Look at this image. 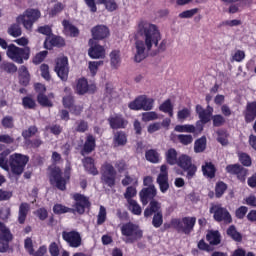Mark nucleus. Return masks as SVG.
<instances>
[{"instance_id":"f257e3e1","label":"nucleus","mask_w":256,"mask_h":256,"mask_svg":"<svg viewBox=\"0 0 256 256\" xmlns=\"http://www.w3.org/2000/svg\"><path fill=\"white\" fill-rule=\"evenodd\" d=\"M138 33L140 37L145 40L147 51H151L154 45L155 47H158L152 52L153 57L159 55V53H164V51L167 50V40H162L159 44V41L161 40V32L157 25L149 23L146 20H141L138 23Z\"/></svg>"},{"instance_id":"f03ea898","label":"nucleus","mask_w":256,"mask_h":256,"mask_svg":"<svg viewBox=\"0 0 256 256\" xmlns=\"http://www.w3.org/2000/svg\"><path fill=\"white\" fill-rule=\"evenodd\" d=\"M238 160L241 164H229L226 166L225 171L228 175L236 177L240 183H245V181H247V175H249V169L245 167H251L253 160L251 156L245 152L238 153Z\"/></svg>"},{"instance_id":"7ed1b4c3","label":"nucleus","mask_w":256,"mask_h":256,"mask_svg":"<svg viewBox=\"0 0 256 256\" xmlns=\"http://www.w3.org/2000/svg\"><path fill=\"white\" fill-rule=\"evenodd\" d=\"M49 181L52 187H56L59 191H67V183L71 179V172L65 170L64 175L61 168L54 166L49 168Z\"/></svg>"},{"instance_id":"20e7f679","label":"nucleus","mask_w":256,"mask_h":256,"mask_svg":"<svg viewBox=\"0 0 256 256\" xmlns=\"http://www.w3.org/2000/svg\"><path fill=\"white\" fill-rule=\"evenodd\" d=\"M6 55L14 63L23 65V63H25V61H29L31 57V47H18L15 44H9Z\"/></svg>"},{"instance_id":"39448f33","label":"nucleus","mask_w":256,"mask_h":256,"mask_svg":"<svg viewBox=\"0 0 256 256\" xmlns=\"http://www.w3.org/2000/svg\"><path fill=\"white\" fill-rule=\"evenodd\" d=\"M145 219L152 218V225L155 229H159L163 225V209L159 201L152 200L144 210Z\"/></svg>"},{"instance_id":"423d86ee","label":"nucleus","mask_w":256,"mask_h":256,"mask_svg":"<svg viewBox=\"0 0 256 256\" xmlns=\"http://www.w3.org/2000/svg\"><path fill=\"white\" fill-rule=\"evenodd\" d=\"M121 235L123 237H126L125 243H136V241H140V239H143V230L139 225L133 223V222H127L124 223L121 228Z\"/></svg>"},{"instance_id":"0eeeda50","label":"nucleus","mask_w":256,"mask_h":256,"mask_svg":"<svg viewBox=\"0 0 256 256\" xmlns=\"http://www.w3.org/2000/svg\"><path fill=\"white\" fill-rule=\"evenodd\" d=\"M41 19V11L28 8L23 14L16 18V22L21 23L26 31H33V25Z\"/></svg>"},{"instance_id":"6e6552de","label":"nucleus","mask_w":256,"mask_h":256,"mask_svg":"<svg viewBox=\"0 0 256 256\" xmlns=\"http://www.w3.org/2000/svg\"><path fill=\"white\" fill-rule=\"evenodd\" d=\"M8 163L13 175H23V171H25V167L29 163V156L14 153L9 156Z\"/></svg>"},{"instance_id":"1a4fd4ad","label":"nucleus","mask_w":256,"mask_h":256,"mask_svg":"<svg viewBox=\"0 0 256 256\" xmlns=\"http://www.w3.org/2000/svg\"><path fill=\"white\" fill-rule=\"evenodd\" d=\"M172 223L174 227L177 228V233L191 235V233H193V230L195 229L197 218L194 216H185L183 218H177V220H174Z\"/></svg>"},{"instance_id":"9d476101","label":"nucleus","mask_w":256,"mask_h":256,"mask_svg":"<svg viewBox=\"0 0 256 256\" xmlns=\"http://www.w3.org/2000/svg\"><path fill=\"white\" fill-rule=\"evenodd\" d=\"M209 213L213 215V219L217 223H224V225H231V223H233L231 213L227 208L221 206V204L212 205Z\"/></svg>"},{"instance_id":"9b49d317","label":"nucleus","mask_w":256,"mask_h":256,"mask_svg":"<svg viewBox=\"0 0 256 256\" xmlns=\"http://www.w3.org/2000/svg\"><path fill=\"white\" fill-rule=\"evenodd\" d=\"M176 165L186 173V179H188V181H191V179L197 175V165L193 164V159L189 155H180Z\"/></svg>"},{"instance_id":"f8f14e48","label":"nucleus","mask_w":256,"mask_h":256,"mask_svg":"<svg viewBox=\"0 0 256 256\" xmlns=\"http://www.w3.org/2000/svg\"><path fill=\"white\" fill-rule=\"evenodd\" d=\"M117 179V170L113 164L105 162L101 167V181L107 187H115V181Z\"/></svg>"},{"instance_id":"ddd939ff","label":"nucleus","mask_w":256,"mask_h":256,"mask_svg":"<svg viewBox=\"0 0 256 256\" xmlns=\"http://www.w3.org/2000/svg\"><path fill=\"white\" fill-rule=\"evenodd\" d=\"M54 71L57 77L64 83L69 80V58L67 56H60L54 61Z\"/></svg>"},{"instance_id":"4468645a","label":"nucleus","mask_w":256,"mask_h":256,"mask_svg":"<svg viewBox=\"0 0 256 256\" xmlns=\"http://www.w3.org/2000/svg\"><path fill=\"white\" fill-rule=\"evenodd\" d=\"M153 98H148L146 95H140L128 104L131 111H151L153 109Z\"/></svg>"},{"instance_id":"2eb2a0df","label":"nucleus","mask_w":256,"mask_h":256,"mask_svg":"<svg viewBox=\"0 0 256 256\" xmlns=\"http://www.w3.org/2000/svg\"><path fill=\"white\" fill-rule=\"evenodd\" d=\"M72 199L75 200L73 207L78 215H85V209H91V201H89V197L81 193H75L73 194Z\"/></svg>"},{"instance_id":"dca6fc26","label":"nucleus","mask_w":256,"mask_h":256,"mask_svg":"<svg viewBox=\"0 0 256 256\" xmlns=\"http://www.w3.org/2000/svg\"><path fill=\"white\" fill-rule=\"evenodd\" d=\"M62 239L73 249H77L83 244V238H81V234L76 230L63 231Z\"/></svg>"},{"instance_id":"f3484780","label":"nucleus","mask_w":256,"mask_h":256,"mask_svg":"<svg viewBox=\"0 0 256 256\" xmlns=\"http://www.w3.org/2000/svg\"><path fill=\"white\" fill-rule=\"evenodd\" d=\"M156 183L159 185L161 193L169 191V167L167 164H163L160 167V173L158 174Z\"/></svg>"},{"instance_id":"a211bd4d","label":"nucleus","mask_w":256,"mask_h":256,"mask_svg":"<svg viewBox=\"0 0 256 256\" xmlns=\"http://www.w3.org/2000/svg\"><path fill=\"white\" fill-rule=\"evenodd\" d=\"M107 121L110 129L116 131L118 129H127V125H129V121L125 118V116L119 113L109 116Z\"/></svg>"},{"instance_id":"6ab92c4d","label":"nucleus","mask_w":256,"mask_h":256,"mask_svg":"<svg viewBox=\"0 0 256 256\" xmlns=\"http://www.w3.org/2000/svg\"><path fill=\"white\" fill-rule=\"evenodd\" d=\"M139 197L142 205H149V201H157V188L155 186L142 188V191L139 192Z\"/></svg>"},{"instance_id":"aec40b11","label":"nucleus","mask_w":256,"mask_h":256,"mask_svg":"<svg viewBox=\"0 0 256 256\" xmlns=\"http://www.w3.org/2000/svg\"><path fill=\"white\" fill-rule=\"evenodd\" d=\"M89 50L88 55L91 59H103L105 57V48L95 42V40L90 39L88 42Z\"/></svg>"},{"instance_id":"412c9836","label":"nucleus","mask_w":256,"mask_h":256,"mask_svg":"<svg viewBox=\"0 0 256 256\" xmlns=\"http://www.w3.org/2000/svg\"><path fill=\"white\" fill-rule=\"evenodd\" d=\"M96 147L97 139L95 138V136H93V134H88L86 136V140L83 144V147L80 150V155L82 157H86V155H91V153L95 151Z\"/></svg>"},{"instance_id":"4be33fe9","label":"nucleus","mask_w":256,"mask_h":256,"mask_svg":"<svg viewBox=\"0 0 256 256\" xmlns=\"http://www.w3.org/2000/svg\"><path fill=\"white\" fill-rule=\"evenodd\" d=\"M97 86L90 84L86 78H79L76 83V92L78 95H85V93H95Z\"/></svg>"},{"instance_id":"5701e85b","label":"nucleus","mask_w":256,"mask_h":256,"mask_svg":"<svg viewBox=\"0 0 256 256\" xmlns=\"http://www.w3.org/2000/svg\"><path fill=\"white\" fill-rule=\"evenodd\" d=\"M93 41H103L111 35L109 27L105 25H97L91 29Z\"/></svg>"},{"instance_id":"b1692460","label":"nucleus","mask_w":256,"mask_h":256,"mask_svg":"<svg viewBox=\"0 0 256 256\" xmlns=\"http://www.w3.org/2000/svg\"><path fill=\"white\" fill-rule=\"evenodd\" d=\"M24 249H26L27 253L31 256H45L47 254V246L42 245L35 252V248H33V239L31 237H27L24 240Z\"/></svg>"},{"instance_id":"393cba45","label":"nucleus","mask_w":256,"mask_h":256,"mask_svg":"<svg viewBox=\"0 0 256 256\" xmlns=\"http://www.w3.org/2000/svg\"><path fill=\"white\" fill-rule=\"evenodd\" d=\"M53 47H58L59 49L65 47V39L61 36L47 37L44 41V49L51 51Z\"/></svg>"},{"instance_id":"a878e982","label":"nucleus","mask_w":256,"mask_h":256,"mask_svg":"<svg viewBox=\"0 0 256 256\" xmlns=\"http://www.w3.org/2000/svg\"><path fill=\"white\" fill-rule=\"evenodd\" d=\"M82 165L86 173L89 175H99V170H97V166H95V158L91 156H84L82 159Z\"/></svg>"},{"instance_id":"bb28decb","label":"nucleus","mask_w":256,"mask_h":256,"mask_svg":"<svg viewBox=\"0 0 256 256\" xmlns=\"http://www.w3.org/2000/svg\"><path fill=\"white\" fill-rule=\"evenodd\" d=\"M245 123H253L256 119V101L248 102L246 109L243 111Z\"/></svg>"},{"instance_id":"cd10ccee","label":"nucleus","mask_w":256,"mask_h":256,"mask_svg":"<svg viewBox=\"0 0 256 256\" xmlns=\"http://www.w3.org/2000/svg\"><path fill=\"white\" fill-rule=\"evenodd\" d=\"M63 33L66 37H79V28L73 25L69 20L62 21Z\"/></svg>"},{"instance_id":"c85d7f7f","label":"nucleus","mask_w":256,"mask_h":256,"mask_svg":"<svg viewBox=\"0 0 256 256\" xmlns=\"http://www.w3.org/2000/svg\"><path fill=\"white\" fill-rule=\"evenodd\" d=\"M127 132L123 130H117L113 133V146L125 147L127 145Z\"/></svg>"},{"instance_id":"c756f323","label":"nucleus","mask_w":256,"mask_h":256,"mask_svg":"<svg viewBox=\"0 0 256 256\" xmlns=\"http://www.w3.org/2000/svg\"><path fill=\"white\" fill-rule=\"evenodd\" d=\"M135 47H136V54L134 57V60L136 61V63H141V61H143V59H145V47H147V45H145V40L143 42V40H137L135 42Z\"/></svg>"},{"instance_id":"7c9ffc66","label":"nucleus","mask_w":256,"mask_h":256,"mask_svg":"<svg viewBox=\"0 0 256 256\" xmlns=\"http://www.w3.org/2000/svg\"><path fill=\"white\" fill-rule=\"evenodd\" d=\"M206 241L212 246L221 245V232L219 230H208Z\"/></svg>"},{"instance_id":"2f4dec72","label":"nucleus","mask_w":256,"mask_h":256,"mask_svg":"<svg viewBox=\"0 0 256 256\" xmlns=\"http://www.w3.org/2000/svg\"><path fill=\"white\" fill-rule=\"evenodd\" d=\"M196 113L203 125H207V123H209L213 117V115L209 114V112H207V110H205L200 104L196 105Z\"/></svg>"},{"instance_id":"473e14b6","label":"nucleus","mask_w":256,"mask_h":256,"mask_svg":"<svg viewBox=\"0 0 256 256\" xmlns=\"http://www.w3.org/2000/svg\"><path fill=\"white\" fill-rule=\"evenodd\" d=\"M226 235L230 237L232 241H236V243H241V241H243V235L237 231L235 225H230L227 228Z\"/></svg>"},{"instance_id":"72a5a7b5","label":"nucleus","mask_w":256,"mask_h":256,"mask_svg":"<svg viewBox=\"0 0 256 256\" xmlns=\"http://www.w3.org/2000/svg\"><path fill=\"white\" fill-rule=\"evenodd\" d=\"M202 172L205 177L209 179H215V173H217V168H215V164L212 162H206L204 166H202Z\"/></svg>"},{"instance_id":"f704fd0d","label":"nucleus","mask_w":256,"mask_h":256,"mask_svg":"<svg viewBox=\"0 0 256 256\" xmlns=\"http://www.w3.org/2000/svg\"><path fill=\"white\" fill-rule=\"evenodd\" d=\"M28 214H29V205L25 202L21 203L19 206V212H18V223H20V225L25 224Z\"/></svg>"},{"instance_id":"c9c22d12","label":"nucleus","mask_w":256,"mask_h":256,"mask_svg":"<svg viewBox=\"0 0 256 256\" xmlns=\"http://www.w3.org/2000/svg\"><path fill=\"white\" fill-rule=\"evenodd\" d=\"M97 5H104L106 11H109V13H113V11L119 9V5L115 0H97Z\"/></svg>"},{"instance_id":"e433bc0d","label":"nucleus","mask_w":256,"mask_h":256,"mask_svg":"<svg viewBox=\"0 0 256 256\" xmlns=\"http://www.w3.org/2000/svg\"><path fill=\"white\" fill-rule=\"evenodd\" d=\"M207 149V137L202 136L194 142V152L203 153Z\"/></svg>"},{"instance_id":"4c0bfd02","label":"nucleus","mask_w":256,"mask_h":256,"mask_svg":"<svg viewBox=\"0 0 256 256\" xmlns=\"http://www.w3.org/2000/svg\"><path fill=\"white\" fill-rule=\"evenodd\" d=\"M165 157L168 165H177L179 161V158H177V150H175V148L168 149Z\"/></svg>"},{"instance_id":"58836bf2","label":"nucleus","mask_w":256,"mask_h":256,"mask_svg":"<svg viewBox=\"0 0 256 256\" xmlns=\"http://www.w3.org/2000/svg\"><path fill=\"white\" fill-rule=\"evenodd\" d=\"M121 63V51L113 50L110 53V65L113 69H117Z\"/></svg>"},{"instance_id":"ea45409f","label":"nucleus","mask_w":256,"mask_h":256,"mask_svg":"<svg viewBox=\"0 0 256 256\" xmlns=\"http://www.w3.org/2000/svg\"><path fill=\"white\" fill-rule=\"evenodd\" d=\"M53 213L55 215H65V213H75V209L69 208L63 204H55L53 206Z\"/></svg>"},{"instance_id":"a19ab883","label":"nucleus","mask_w":256,"mask_h":256,"mask_svg":"<svg viewBox=\"0 0 256 256\" xmlns=\"http://www.w3.org/2000/svg\"><path fill=\"white\" fill-rule=\"evenodd\" d=\"M228 186L227 183L223 181H218L215 185V197L216 199H221L223 195H225V191H227Z\"/></svg>"},{"instance_id":"79ce46f5","label":"nucleus","mask_w":256,"mask_h":256,"mask_svg":"<svg viewBox=\"0 0 256 256\" xmlns=\"http://www.w3.org/2000/svg\"><path fill=\"white\" fill-rule=\"evenodd\" d=\"M39 133V128L37 126L33 125L30 126L28 129L22 131V137L25 140V143L27 141L31 140V137L37 135Z\"/></svg>"},{"instance_id":"37998d69","label":"nucleus","mask_w":256,"mask_h":256,"mask_svg":"<svg viewBox=\"0 0 256 256\" xmlns=\"http://www.w3.org/2000/svg\"><path fill=\"white\" fill-rule=\"evenodd\" d=\"M10 153L11 150L9 149H6L0 153V167L4 169V171H9V160H7V157Z\"/></svg>"},{"instance_id":"c03bdc74","label":"nucleus","mask_w":256,"mask_h":256,"mask_svg":"<svg viewBox=\"0 0 256 256\" xmlns=\"http://www.w3.org/2000/svg\"><path fill=\"white\" fill-rule=\"evenodd\" d=\"M159 111H162V113H168L169 117H173V104L171 103V99L165 100L159 106Z\"/></svg>"},{"instance_id":"a18cd8bd","label":"nucleus","mask_w":256,"mask_h":256,"mask_svg":"<svg viewBox=\"0 0 256 256\" xmlns=\"http://www.w3.org/2000/svg\"><path fill=\"white\" fill-rule=\"evenodd\" d=\"M128 203V210L131 211L133 215H141L143 213V209L141 208V205H139L136 200H130Z\"/></svg>"},{"instance_id":"49530a36","label":"nucleus","mask_w":256,"mask_h":256,"mask_svg":"<svg viewBox=\"0 0 256 256\" xmlns=\"http://www.w3.org/2000/svg\"><path fill=\"white\" fill-rule=\"evenodd\" d=\"M8 34L11 35V37H21L23 34V31L21 30V23H14L11 24V26L8 28Z\"/></svg>"},{"instance_id":"de8ad7c7","label":"nucleus","mask_w":256,"mask_h":256,"mask_svg":"<svg viewBox=\"0 0 256 256\" xmlns=\"http://www.w3.org/2000/svg\"><path fill=\"white\" fill-rule=\"evenodd\" d=\"M146 161L150 163H158L159 162V152L155 149H150L145 152Z\"/></svg>"},{"instance_id":"09e8293b","label":"nucleus","mask_w":256,"mask_h":256,"mask_svg":"<svg viewBox=\"0 0 256 256\" xmlns=\"http://www.w3.org/2000/svg\"><path fill=\"white\" fill-rule=\"evenodd\" d=\"M22 106L24 109H36L37 102L31 96H25L22 98Z\"/></svg>"},{"instance_id":"8fccbe9b","label":"nucleus","mask_w":256,"mask_h":256,"mask_svg":"<svg viewBox=\"0 0 256 256\" xmlns=\"http://www.w3.org/2000/svg\"><path fill=\"white\" fill-rule=\"evenodd\" d=\"M1 125L4 129H13L15 127V119L13 116L6 115L2 118Z\"/></svg>"},{"instance_id":"3c124183","label":"nucleus","mask_w":256,"mask_h":256,"mask_svg":"<svg viewBox=\"0 0 256 256\" xmlns=\"http://www.w3.org/2000/svg\"><path fill=\"white\" fill-rule=\"evenodd\" d=\"M105 221H107V208H105V206L101 205L99 208V212L97 215V225H103V223H105Z\"/></svg>"},{"instance_id":"603ef678","label":"nucleus","mask_w":256,"mask_h":256,"mask_svg":"<svg viewBox=\"0 0 256 256\" xmlns=\"http://www.w3.org/2000/svg\"><path fill=\"white\" fill-rule=\"evenodd\" d=\"M37 102L41 107H53V102L49 100V97L45 94H38Z\"/></svg>"},{"instance_id":"864d4df0","label":"nucleus","mask_w":256,"mask_h":256,"mask_svg":"<svg viewBox=\"0 0 256 256\" xmlns=\"http://www.w3.org/2000/svg\"><path fill=\"white\" fill-rule=\"evenodd\" d=\"M0 70L5 73H17V65L11 62H3L0 65Z\"/></svg>"},{"instance_id":"5fc2aeb1","label":"nucleus","mask_w":256,"mask_h":256,"mask_svg":"<svg viewBox=\"0 0 256 256\" xmlns=\"http://www.w3.org/2000/svg\"><path fill=\"white\" fill-rule=\"evenodd\" d=\"M175 131L177 133H195V126L191 124L176 125Z\"/></svg>"},{"instance_id":"6e6d98bb","label":"nucleus","mask_w":256,"mask_h":256,"mask_svg":"<svg viewBox=\"0 0 256 256\" xmlns=\"http://www.w3.org/2000/svg\"><path fill=\"white\" fill-rule=\"evenodd\" d=\"M133 197H137V188L133 186H128L124 193V198L127 200V203L134 201Z\"/></svg>"},{"instance_id":"4d7b16f0","label":"nucleus","mask_w":256,"mask_h":256,"mask_svg":"<svg viewBox=\"0 0 256 256\" xmlns=\"http://www.w3.org/2000/svg\"><path fill=\"white\" fill-rule=\"evenodd\" d=\"M75 131L76 133H87L89 131V122L85 120L77 121Z\"/></svg>"},{"instance_id":"13d9d810","label":"nucleus","mask_w":256,"mask_h":256,"mask_svg":"<svg viewBox=\"0 0 256 256\" xmlns=\"http://www.w3.org/2000/svg\"><path fill=\"white\" fill-rule=\"evenodd\" d=\"M198 13H199V8H193V9L181 12L178 15V17L179 19H191L195 17V15H197Z\"/></svg>"},{"instance_id":"bf43d9fd","label":"nucleus","mask_w":256,"mask_h":256,"mask_svg":"<svg viewBox=\"0 0 256 256\" xmlns=\"http://www.w3.org/2000/svg\"><path fill=\"white\" fill-rule=\"evenodd\" d=\"M217 141L223 147L229 145V140L227 139V131L225 130H218L217 132Z\"/></svg>"},{"instance_id":"052dcab7","label":"nucleus","mask_w":256,"mask_h":256,"mask_svg":"<svg viewBox=\"0 0 256 256\" xmlns=\"http://www.w3.org/2000/svg\"><path fill=\"white\" fill-rule=\"evenodd\" d=\"M156 119H159V115L155 111L142 113V121L144 123H149V121H156Z\"/></svg>"},{"instance_id":"680f3d73","label":"nucleus","mask_w":256,"mask_h":256,"mask_svg":"<svg viewBox=\"0 0 256 256\" xmlns=\"http://www.w3.org/2000/svg\"><path fill=\"white\" fill-rule=\"evenodd\" d=\"M177 139L181 145H191L193 143V136L191 134H178Z\"/></svg>"},{"instance_id":"e2e57ef3","label":"nucleus","mask_w":256,"mask_h":256,"mask_svg":"<svg viewBox=\"0 0 256 256\" xmlns=\"http://www.w3.org/2000/svg\"><path fill=\"white\" fill-rule=\"evenodd\" d=\"M115 169H117L118 173H125L127 169H129V164L124 159L117 160L114 164Z\"/></svg>"},{"instance_id":"0e129e2a","label":"nucleus","mask_w":256,"mask_h":256,"mask_svg":"<svg viewBox=\"0 0 256 256\" xmlns=\"http://www.w3.org/2000/svg\"><path fill=\"white\" fill-rule=\"evenodd\" d=\"M47 55H49V52L47 50L37 53L33 58L34 65H40V63H43L47 58Z\"/></svg>"},{"instance_id":"69168bd1","label":"nucleus","mask_w":256,"mask_h":256,"mask_svg":"<svg viewBox=\"0 0 256 256\" xmlns=\"http://www.w3.org/2000/svg\"><path fill=\"white\" fill-rule=\"evenodd\" d=\"M0 241H7L8 243L13 241V234L9 228L6 227L0 232Z\"/></svg>"},{"instance_id":"338daca9","label":"nucleus","mask_w":256,"mask_h":256,"mask_svg":"<svg viewBox=\"0 0 256 256\" xmlns=\"http://www.w3.org/2000/svg\"><path fill=\"white\" fill-rule=\"evenodd\" d=\"M213 127H223L225 125V117L221 114H216L212 116Z\"/></svg>"},{"instance_id":"774afa93","label":"nucleus","mask_w":256,"mask_h":256,"mask_svg":"<svg viewBox=\"0 0 256 256\" xmlns=\"http://www.w3.org/2000/svg\"><path fill=\"white\" fill-rule=\"evenodd\" d=\"M40 73L45 81H51V73L49 72V66L47 64L44 63L40 65Z\"/></svg>"}]
</instances>
